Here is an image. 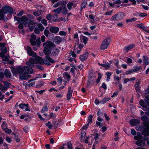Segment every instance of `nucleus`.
Here are the masks:
<instances>
[{
	"instance_id": "obj_2",
	"label": "nucleus",
	"mask_w": 149,
	"mask_h": 149,
	"mask_svg": "<svg viewBox=\"0 0 149 149\" xmlns=\"http://www.w3.org/2000/svg\"><path fill=\"white\" fill-rule=\"evenodd\" d=\"M11 71L13 74H16L17 73L20 74L22 73L32 74L33 72V69L27 66L22 67L19 66L17 68L13 67L11 69Z\"/></svg>"
},
{
	"instance_id": "obj_4",
	"label": "nucleus",
	"mask_w": 149,
	"mask_h": 149,
	"mask_svg": "<svg viewBox=\"0 0 149 149\" xmlns=\"http://www.w3.org/2000/svg\"><path fill=\"white\" fill-rule=\"evenodd\" d=\"M30 42L32 45H37L38 47H40V38L38 37L36 38V36L33 33L31 35L30 38Z\"/></svg>"
},
{
	"instance_id": "obj_44",
	"label": "nucleus",
	"mask_w": 149,
	"mask_h": 149,
	"mask_svg": "<svg viewBox=\"0 0 149 149\" xmlns=\"http://www.w3.org/2000/svg\"><path fill=\"white\" fill-rule=\"evenodd\" d=\"M102 66L105 68L106 69H109L110 67V64L109 63H107L102 65Z\"/></svg>"
},
{
	"instance_id": "obj_43",
	"label": "nucleus",
	"mask_w": 149,
	"mask_h": 149,
	"mask_svg": "<svg viewBox=\"0 0 149 149\" xmlns=\"http://www.w3.org/2000/svg\"><path fill=\"white\" fill-rule=\"evenodd\" d=\"M30 56H33V57H36L37 56V54L36 52L32 51L31 53L28 54Z\"/></svg>"
},
{
	"instance_id": "obj_60",
	"label": "nucleus",
	"mask_w": 149,
	"mask_h": 149,
	"mask_svg": "<svg viewBox=\"0 0 149 149\" xmlns=\"http://www.w3.org/2000/svg\"><path fill=\"white\" fill-rule=\"evenodd\" d=\"M3 83L5 85V86H6V87H7V88H8L9 87V84L7 82L5 81H3Z\"/></svg>"
},
{
	"instance_id": "obj_9",
	"label": "nucleus",
	"mask_w": 149,
	"mask_h": 149,
	"mask_svg": "<svg viewBox=\"0 0 149 149\" xmlns=\"http://www.w3.org/2000/svg\"><path fill=\"white\" fill-rule=\"evenodd\" d=\"M1 10L5 14L8 13H13L12 8L8 6H3Z\"/></svg>"
},
{
	"instance_id": "obj_49",
	"label": "nucleus",
	"mask_w": 149,
	"mask_h": 149,
	"mask_svg": "<svg viewBox=\"0 0 149 149\" xmlns=\"http://www.w3.org/2000/svg\"><path fill=\"white\" fill-rule=\"evenodd\" d=\"M12 134H13L15 135V139L16 141L17 142H19L20 141V139L18 137V136H17L14 133Z\"/></svg>"
},
{
	"instance_id": "obj_63",
	"label": "nucleus",
	"mask_w": 149,
	"mask_h": 149,
	"mask_svg": "<svg viewBox=\"0 0 149 149\" xmlns=\"http://www.w3.org/2000/svg\"><path fill=\"white\" fill-rule=\"evenodd\" d=\"M48 110V109L47 107L46 106L41 110V112L44 113L45 111H47Z\"/></svg>"
},
{
	"instance_id": "obj_16",
	"label": "nucleus",
	"mask_w": 149,
	"mask_h": 149,
	"mask_svg": "<svg viewBox=\"0 0 149 149\" xmlns=\"http://www.w3.org/2000/svg\"><path fill=\"white\" fill-rule=\"evenodd\" d=\"M95 77L94 75L93 76H90L89 77V79L88 81V83L87 84V87H88L89 84H93L95 82Z\"/></svg>"
},
{
	"instance_id": "obj_24",
	"label": "nucleus",
	"mask_w": 149,
	"mask_h": 149,
	"mask_svg": "<svg viewBox=\"0 0 149 149\" xmlns=\"http://www.w3.org/2000/svg\"><path fill=\"white\" fill-rule=\"evenodd\" d=\"M135 46V45L134 44H131L130 45H128L127 46L124 47V50H126L127 52H128L129 50L132 49Z\"/></svg>"
},
{
	"instance_id": "obj_29",
	"label": "nucleus",
	"mask_w": 149,
	"mask_h": 149,
	"mask_svg": "<svg viewBox=\"0 0 149 149\" xmlns=\"http://www.w3.org/2000/svg\"><path fill=\"white\" fill-rule=\"evenodd\" d=\"M111 99L110 97H104L100 102L102 104H104Z\"/></svg>"
},
{
	"instance_id": "obj_46",
	"label": "nucleus",
	"mask_w": 149,
	"mask_h": 149,
	"mask_svg": "<svg viewBox=\"0 0 149 149\" xmlns=\"http://www.w3.org/2000/svg\"><path fill=\"white\" fill-rule=\"evenodd\" d=\"M38 28L41 31H42L44 29V27L41 24H39L38 25Z\"/></svg>"
},
{
	"instance_id": "obj_18",
	"label": "nucleus",
	"mask_w": 149,
	"mask_h": 149,
	"mask_svg": "<svg viewBox=\"0 0 149 149\" xmlns=\"http://www.w3.org/2000/svg\"><path fill=\"white\" fill-rule=\"evenodd\" d=\"M72 91L71 90V88L70 87H69L68 88V91L67 95V100H70L71 97L72 96Z\"/></svg>"
},
{
	"instance_id": "obj_25",
	"label": "nucleus",
	"mask_w": 149,
	"mask_h": 149,
	"mask_svg": "<svg viewBox=\"0 0 149 149\" xmlns=\"http://www.w3.org/2000/svg\"><path fill=\"white\" fill-rule=\"evenodd\" d=\"M4 75L7 78H10L11 77V74L8 70L6 69L4 71Z\"/></svg>"
},
{
	"instance_id": "obj_50",
	"label": "nucleus",
	"mask_w": 149,
	"mask_h": 149,
	"mask_svg": "<svg viewBox=\"0 0 149 149\" xmlns=\"http://www.w3.org/2000/svg\"><path fill=\"white\" fill-rule=\"evenodd\" d=\"M67 146L68 149H72V145L70 142H68L67 143Z\"/></svg>"
},
{
	"instance_id": "obj_61",
	"label": "nucleus",
	"mask_w": 149,
	"mask_h": 149,
	"mask_svg": "<svg viewBox=\"0 0 149 149\" xmlns=\"http://www.w3.org/2000/svg\"><path fill=\"white\" fill-rule=\"evenodd\" d=\"M96 126H99L100 127H101L102 126V124L99 122L97 121L96 122Z\"/></svg>"
},
{
	"instance_id": "obj_15",
	"label": "nucleus",
	"mask_w": 149,
	"mask_h": 149,
	"mask_svg": "<svg viewBox=\"0 0 149 149\" xmlns=\"http://www.w3.org/2000/svg\"><path fill=\"white\" fill-rule=\"evenodd\" d=\"M35 58L36 64L39 63L41 65L44 64V59L43 60L41 57L39 56H36Z\"/></svg>"
},
{
	"instance_id": "obj_45",
	"label": "nucleus",
	"mask_w": 149,
	"mask_h": 149,
	"mask_svg": "<svg viewBox=\"0 0 149 149\" xmlns=\"http://www.w3.org/2000/svg\"><path fill=\"white\" fill-rule=\"evenodd\" d=\"M137 19L134 18H132L130 19H127L126 20V22H134Z\"/></svg>"
},
{
	"instance_id": "obj_54",
	"label": "nucleus",
	"mask_w": 149,
	"mask_h": 149,
	"mask_svg": "<svg viewBox=\"0 0 149 149\" xmlns=\"http://www.w3.org/2000/svg\"><path fill=\"white\" fill-rule=\"evenodd\" d=\"M140 81H139L138 82H136V84L134 85V87L135 88L139 87Z\"/></svg>"
},
{
	"instance_id": "obj_17",
	"label": "nucleus",
	"mask_w": 149,
	"mask_h": 149,
	"mask_svg": "<svg viewBox=\"0 0 149 149\" xmlns=\"http://www.w3.org/2000/svg\"><path fill=\"white\" fill-rule=\"evenodd\" d=\"M130 123L132 126H135L136 125L139 124L140 123L139 120L136 119L131 120L130 121Z\"/></svg>"
},
{
	"instance_id": "obj_27",
	"label": "nucleus",
	"mask_w": 149,
	"mask_h": 149,
	"mask_svg": "<svg viewBox=\"0 0 149 149\" xmlns=\"http://www.w3.org/2000/svg\"><path fill=\"white\" fill-rule=\"evenodd\" d=\"M143 61L144 63L146 65L149 64V59L148 58L145 56H143Z\"/></svg>"
},
{
	"instance_id": "obj_48",
	"label": "nucleus",
	"mask_w": 149,
	"mask_h": 149,
	"mask_svg": "<svg viewBox=\"0 0 149 149\" xmlns=\"http://www.w3.org/2000/svg\"><path fill=\"white\" fill-rule=\"evenodd\" d=\"M86 132L85 131H82L81 134V138L82 140L83 139V138L86 135Z\"/></svg>"
},
{
	"instance_id": "obj_5",
	"label": "nucleus",
	"mask_w": 149,
	"mask_h": 149,
	"mask_svg": "<svg viewBox=\"0 0 149 149\" xmlns=\"http://www.w3.org/2000/svg\"><path fill=\"white\" fill-rule=\"evenodd\" d=\"M110 39L107 38L104 39L102 41L100 48L101 50L107 49L109 45Z\"/></svg>"
},
{
	"instance_id": "obj_40",
	"label": "nucleus",
	"mask_w": 149,
	"mask_h": 149,
	"mask_svg": "<svg viewBox=\"0 0 149 149\" xmlns=\"http://www.w3.org/2000/svg\"><path fill=\"white\" fill-rule=\"evenodd\" d=\"M5 14L0 10V20H3L4 19V14Z\"/></svg>"
},
{
	"instance_id": "obj_32",
	"label": "nucleus",
	"mask_w": 149,
	"mask_h": 149,
	"mask_svg": "<svg viewBox=\"0 0 149 149\" xmlns=\"http://www.w3.org/2000/svg\"><path fill=\"white\" fill-rule=\"evenodd\" d=\"M55 42L57 44L59 43L61 41V38L59 36H56L54 39Z\"/></svg>"
},
{
	"instance_id": "obj_7",
	"label": "nucleus",
	"mask_w": 149,
	"mask_h": 149,
	"mask_svg": "<svg viewBox=\"0 0 149 149\" xmlns=\"http://www.w3.org/2000/svg\"><path fill=\"white\" fill-rule=\"evenodd\" d=\"M124 17V13L122 12H120L113 16L111 19L113 20L118 21L122 19Z\"/></svg>"
},
{
	"instance_id": "obj_52",
	"label": "nucleus",
	"mask_w": 149,
	"mask_h": 149,
	"mask_svg": "<svg viewBox=\"0 0 149 149\" xmlns=\"http://www.w3.org/2000/svg\"><path fill=\"white\" fill-rule=\"evenodd\" d=\"M4 131L7 133L10 134L12 132L11 130L10 129H8V128L6 129L5 130H4Z\"/></svg>"
},
{
	"instance_id": "obj_33",
	"label": "nucleus",
	"mask_w": 149,
	"mask_h": 149,
	"mask_svg": "<svg viewBox=\"0 0 149 149\" xmlns=\"http://www.w3.org/2000/svg\"><path fill=\"white\" fill-rule=\"evenodd\" d=\"M144 99L145 102L148 107H149V95L146 96Z\"/></svg>"
},
{
	"instance_id": "obj_34",
	"label": "nucleus",
	"mask_w": 149,
	"mask_h": 149,
	"mask_svg": "<svg viewBox=\"0 0 149 149\" xmlns=\"http://www.w3.org/2000/svg\"><path fill=\"white\" fill-rule=\"evenodd\" d=\"M82 37V40L83 41V42L85 44H86L87 42V41L88 40V38L86 37L83 36H81Z\"/></svg>"
},
{
	"instance_id": "obj_47",
	"label": "nucleus",
	"mask_w": 149,
	"mask_h": 149,
	"mask_svg": "<svg viewBox=\"0 0 149 149\" xmlns=\"http://www.w3.org/2000/svg\"><path fill=\"white\" fill-rule=\"evenodd\" d=\"M141 69L142 68L140 66L139 67L136 66L134 69V70L135 72H136L141 70Z\"/></svg>"
},
{
	"instance_id": "obj_3",
	"label": "nucleus",
	"mask_w": 149,
	"mask_h": 149,
	"mask_svg": "<svg viewBox=\"0 0 149 149\" xmlns=\"http://www.w3.org/2000/svg\"><path fill=\"white\" fill-rule=\"evenodd\" d=\"M21 22L24 24L25 26H27L28 24L29 29L31 31H32L33 30L35 27L34 26L35 23L33 21L30 19L28 18L25 15H24L21 17Z\"/></svg>"
},
{
	"instance_id": "obj_20",
	"label": "nucleus",
	"mask_w": 149,
	"mask_h": 149,
	"mask_svg": "<svg viewBox=\"0 0 149 149\" xmlns=\"http://www.w3.org/2000/svg\"><path fill=\"white\" fill-rule=\"evenodd\" d=\"M76 5V4H74L72 2H70L67 4V6L68 9L69 10H70L72 9V6H73V8H75Z\"/></svg>"
},
{
	"instance_id": "obj_1",
	"label": "nucleus",
	"mask_w": 149,
	"mask_h": 149,
	"mask_svg": "<svg viewBox=\"0 0 149 149\" xmlns=\"http://www.w3.org/2000/svg\"><path fill=\"white\" fill-rule=\"evenodd\" d=\"M141 119L143 121V125L137 126L136 129L138 131H142V134L143 135H149V120L148 117L146 115H143L141 117Z\"/></svg>"
},
{
	"instance_id": "obj_35",
	"label": "nucleus",
	"mask_w": 149,
	"mask_h": 149,
	"mask_svg": "<svg viewBox=\"0 0 149 149\" xmlns=\"http://www.w3.org/2000/svg\"><path fill=\"white\" fill-rule=\"evenodd\" d=\"M137 134H139L138 136H136L134 137V139L135 140H138L139 139H141L142 138V136L140 134V133L138 132L137 133Z\"/></svg>"
},
{
	"instance_id": "obj_28",
	"label": "nucleus",
	"mask_w": 149,
	"mask_h": 149,
	"mask_svg": "<svg viewBox=\"0 0 149 149\" xmlns=\"http://www.w3.org/2000/svg\"><path fill=\"white\" fill-rule=\"evenodd\" d=\"M43 52L46 56H49L50 54H51V49L45 48L43 50Z\"/></svg>"
},
{
	"instance_id": "obj_55",
	"label": "nucleus",
	"mask_w": 149,
	"mask_h": 149,
	"mask_svg": "<svg viewBox=\"0 0 149 149\" xmlns=\"http://www.w3.org/2000/svg\"><path fill=\"white\" fill-rule=\"evenodd\" d=\"M46 125L50 129H51L52 127V125L51 124L50 122L49 121L46 124Z\"/></svg>"
},
{
	"instance_id": "obj_14",
	"label": "nucleus",
	"mask_w": 149,
	"mask_h": 149,
	"mask_svg": "<svg viewBox=\"0 0 149 149\" xmlns=\"http://www.w3.org/2000/svg\"><path fill=\"white\" fill-rule=\"evenodd\" d=\"M67 3V2L66 1H62L61 2V5H64L63 6L62 8V13L63 15H66L68 13V10L65 6L66 4Z\"/></svg>"
},
{
	"instance_id": "obj_30",
	"label": "nucleus",
	"mask_w": 149,
	"mask_h": 149,
	"mask_svg": "<svg viewBox=\"0 0 149 149\" xmlns=\"http://www.w3.org/2000/svg\"><path fill=\"white\" fill-rule=\"evenodd\" d=\"M62 8L61 7H59L56 9H55L53 10V12L56 13L58 14H60L62 10Z\"/></svg>"
},
{
	"instance_id": "obj_13",
	"label": "nucleus",
	"mask_w": 149,
	"mask_h": 149,
	"mask_svg": "<svg viewBox=\"0 0 149 149\" xmlns=\"http://www.w3.org/2000/svg\"><path fill=\"white\" fill-rule=\"evenodd\" d=\"M28 73H22L19 75V79L21 80H27L28 78L31 77L30 75L28 74Z\"/></svg>"
},
{
	"instance_id": "obj_38",
	"label": "nucleus",
	"mask_w": 149,
	"mask_h": 149,
	"mask_svg": "<svg viewBox=\"0 0 149 149\" xmlns=\"http://www.w3.org/2000/svg\"><path fill=\"white\" fill-rule=\"evenodd\" d=\"M57 122V119H54L53 120V122L52 123L54 125V127L55 128H56L58 127V123H56V122Z\"/></svg>"
},
{
	"instance_id": "obj_21",
	"label": "nucleus",
	"mask_w": 149,
	"mask_h": 149,
	"mask_svg": "<svg viewBox=\"0 0 149 149\" xmlns=\"http://www.w3.org/2000/svg\"><path fill=\"white\" fill-rule=\"evenodd\" d=\"M43 10L42 9H38L37 11H35L33 12V14L36 16L37 17L41 15Z\"/></svg>"
},
{
	"instance_id": "obj_39",
	"label": "nucleus",
	"mask_w": 149,
	"mask_h": 149,
	"mask_svg": "<svg viewBox=\"0 0 149 149\" xmlns=\"http://www.w3.org/2000/svg\"><path fill=\"white\" fill-rule=\"evenodd\" d=\"M1 126L3 130H5L7 128V124L6 122H4L2 124Z\"/></svg>"
},
{
	"instance_id": "obj_36",
	"label": "nucleus",
	"mask_w": 149,
	"mask_h": 149,
	"mask_svg": "<svg viewBox=\"0 0 149 149\" xmlns=\"http://www.w3.org/2000/svg\"><path fill=\"white\" fill-rule=\"evenodd\" d=\"M0 89L3 92H4L5 91L7 90V87L1 85V84L0 83Z\"/></svg>"
},
{
	"instance_id": "obj_22",
	"label": "nucleus",
	"mask_w": 149,
	"mask_h": 149,
	"mask_svg": "<svg viewBox=\"0 0 149 149\" xmlns=\"http://www.w3.org/2000/svg\"><path fill=\"white\" fill-rule=\"evenodd\" d=\"M136 143L139 146L143 147L145 145V142L143 140H140L137 141Z\"/></svg>"
},
{
	"instance_id": "obj_57",
	"label": "nucleus",
	"mask_w": 149,
	"mask_h": 149,
	"mask_svg": "<svg viewBox=\"0 0 149 149\" xmlns=\"http://www.w3.org/2000/svg\"><path fill=\"white\" fill-rule=\"evenodd\" d=\"M21 20V19H20ZM21 23H20L18 26V27L20 29H22L23 28V24H24L23 23L21 22Z\"/></svg>"
},
{
	"instance_id": "obj_62",
	"label": "nucleus",
	"mask_w": 149,
	"mask_h": 149,
	"mask_svg": "<svg viewBox=\"0 0 149 149\" xmlns=\"http://www.w3.org/2000/svg\"><path fill=\"white\" fill-rule=\"evenodd\" d=\"M131 133L132 135H135L136 134V132L134 129H132L131 130Z\"/></svg>"
},
{
	"instance_id": "obj_26",
	"label": "nucleus",
	"mask_w": 149,
	"mask_h": 149,
	"mask_svg": "<svg viewBox=\"0 0 149 149\" xmlns=\"http://www.w3.org/2000/svg\"><path fill=\"white\" fill-rule=\"evenodd\" d=\"M1 52L0 53V54H1L2 55L5 54L7 52V48L4 46L1 48Z\"/></svg>"
},
{
	"instance_id": "obj_37",
	"label": "nucleus",
	"mask_w": 149,
	"mask_h": 149,
	"mask_svg": "<svg viewBox=\"0 0 149 149\" xmlns=\"http://www.w3.org/2000/svg\"><path fill=\"white\" fill-rule=\"evenodd\" d=\"M19 106L21 109H23L25 107H28V104H21L19 105Z\"/></svg>"
},
{
	"instance_id": "obj_58",
	"label": "nucleus",
	"mask_w": 149,
	"mask_h": 149,
	"mask_svg": "<svg viewBox=\"0 0 149 149\" xmlns=\"http://www.w3.org/2000/svg\"><path fill=\"white\" fill-rule=\"evenodd\" d=\"M59 34L61 36H65L66 35V33L63 31H61L59 32Z\"/></svg>"
},
{
	"instance_id": "obj_12",
	"label": "nucleus",
	"mask_w": 149,
	"mask_h": 149,
	"mask_svg": "<svg viewBox=\"0 0 149 149\" xmlns=\"http://www.w3.org/2000/svg\"><path fill=\"white\" fill-rule=\"evenodd\" d=\"M51 55L52 57H55L60 52V50L56 47L53 48L51 49Z\"/></svg>"
},
{
	"instance_id": "obj_19",
	"label": "nucleus",
	"mask_w": 149,
	"mask_h": 149,
	"mask_svg": "<svg viewBox=\"0 0 149 149\" xmlns=\"http://www.w3.org/2000/svg\"><path fill=\"white\" fill-rule=\"evenodd\" d=\"M51 32L54 33H56L59 31V28L58 27L52 26L49 29Z\"/></svg>"
},
{
	"instance_id": "obj_53",
	"label": "nucleus",
	"mask_w": 149,
	"mask_h": 149,
	"mask_svg": "<svg viewBox=\"0 0 149 149\" xmlns=\"http://www.w3.org/2000/svg\"><path fill=\"white\" fill-rule=\"evenodd\" d=\"M27 51L28 53V54H29V53H31V52H32L33 50L29 46H27Z\"/></svg>"
},
{
	"instance_id": "obj_56",
	"label": "nucleus",
	"mask_w": 149,
	"mask_h": 149,
	"mask_svg": "<svg viewBox=\"0 0 149 149\" xmlns=\"http://www.w3.org/2000/svg\"><path fill=\"white\" fill-rule=\"evenodd\" d=\"M47 20L45 19H42L41 22V23L43 24L45 26H46L47 24Z\"/></svg>"
},
{
	"instance_id": "obj_41",
	"label": "nucleus",
	"mask_w": 149,
	"mask_h": 149,
	"mask_svg": "<svg viewBox=\"0 0 149 149\" xmlns=\"http://www.w3.org/2000/svg\"><path fill=\"white\" fill-rule=\"evenodd\" d=\"M58 17V15L57 14H54L53 16V20L54 22L57 21V19Z\"/></svg>"
},
{
	"instance_id": "obj_10",
	"label": "nucleus",
	"mask_w": 149,
	"mask_h": 149,
	"mask_svg": "<svg viewBox=\"0 0 149 149\" xmlns=\"http://www.w3.org/2000/svg\"><path fill=\"white\" fill-rule=\"evenodd\" d=\"M43 46L45 48L49 49L50 48L55 47L56 45L51 41H47L43 43Z\"/></svg>"
},
{
	"instance_id": "obj_59",
	"label": "nucleus",
	"mask_w": 149,
	"mask_h": 149,
	"mask_svg": "<svg viewBox=\"0 0 149 149\" xmlns=\"http://www.w3.org/2000/svg\"><path fill=\"white\" fill-rule=\"evenodd\" d=\"M51 17H52L51 14H49L47 16L46 18L48 20L50 21L51 19Z\"/></svg>"
},
{
	"instance_id": "obj_8",
	"label": "nucleus",
	"mask_w": 149,
	"mask_h": 149,
	"mask_svg": "<svg viewBox=\"0 0 149 149\" xmlns=\"http://www.w3.org/2000/svg\"><path fill=\"white\" fill-rule=\"evenodd\" d=\"M44 64L50 66V63H53L55 61L49 56H46L45 58L44 59Z\"/></svg>"
},
{
	"instance_id": "obj_23",
	"label": "nucleus",
	"mask_w": 149,
	"mask_h": 149,
	"mask_svg": "<svg viewBox=\"0 0 149 149\" xmlns=\"http://www.w3.org/2000/svg\"><path fill=\"white\" fill-rule=\"evenodd\" d=\"M88 54V53L87 52L83 55H80L79 57L80 60L82 61H84L87 58Z\"/></svg>"
},
{
	"instance_id": "obj_31",
	"label": "nucleus",
	"mask_w": 149,
	"mask_h": 149,
	"mask_svg": "<svg viewBox=\"0 0 149 149\" xmlns=\"http://www.w3.org/2000/svg\"><path fill=\"white\" fill-rule=\"evenodd\" d=\"M0 56L1 57L3 61H8L9 59L8 57L6 56L5 54L2 55L1 54H0Z\"/></svg>"
},
{
	"instance_id": "obj_6",
	"label": "nucleus",
	"mask_w": 149,
	"mask_h": 149,
	"mask_svg": "<svg viewBox=\"0 0 149 149\" xmlns=\"http://www.w3.org/2000/svg\"><path fill=\"white\" fill-rule=\"evenodd\" d=\"M139 104L143 108L146 109V111L145 112L146 115L149 116V108L147 104H146L145 101L143 100H141L139 102Z\"/></svg>"
},
{
	"instance_id": "obj_64",
	"label": "nucleus",
	"mask_w": 149,
	"mask_h": 149,
	"mask_svg": "<svg viewBox=\"0 0 149 149\" xmlns=\"http://www.w3.org/2000/svg\"><path fill=\"white\" fill-rule=\"evenodd\" d=\"M113 12V10H111V11L107 12L106 13L105 15H111V13Z\"/></svg>"
},
{
	"instance_id": "obj_42",
	"label": "nucleus",
	"mask_w": 149,
	"mask_h": 149,
	"mask_svg": "<svg viewBox=\"0 0 149 149\" xmlns=\"http://www.w3.org/2000/svg\"><path fill=\"white\" fill-rule=\"evenodd\" d=\"M93 116L91 115H89L88 118V124L89 123H91L92 122V118Z\"/></svg>"
},
{
	"instance_id": "obj_11",
	"label": "nucleus",
	"mask_w": 149,
	"mask_h": 149,
	"mask_svg": "<svg viewBox=\"0 0 149 149\" xmlns=\"http://www.w3.org/2000/svg\"><path fill=\"white\" fill-rule=\"evenodd\" d=\"M35 58H31L29 61L26 62V64L31 67H33L34 66V64H36Z\"/></svg>"
},
{
	"instance_id": "obj_51",
	"label": "nucleus",
	"mask_w": 149,
	"mask_h": 149,
	"mask_svg": "<svg viewBox=\"0 0 149 149\" xmlns=\"http://www.w3.org/2000/svg\"><path fill=\"white\" fill-rule=\"evenodd\" d=\"M49 33V32L48 30H47V29H45L44 30V34L45 35V36H47V37L48 36Z\"/></svg>"
}]
</instances>
